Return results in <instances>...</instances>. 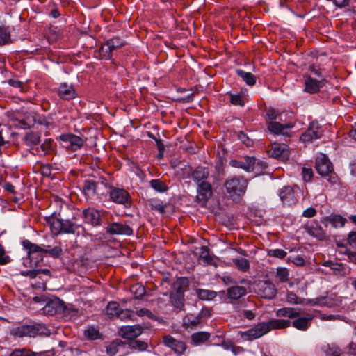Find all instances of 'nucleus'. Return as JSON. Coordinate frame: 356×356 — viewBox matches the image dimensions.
Instances as JSON below:
<instances>
[{
  "label": "nucleus",
  "mask_w": 356,
  "mask_h": 356,
  "mask_svg": "<svg viewBox=\"0 0 356 356\" xmlns=\"http://www.w3.org/2000/svg\"><path fill=\"white\" fill-rule=\"evenodd\" d=\"M291 321L286 319L273 318L267 322L257 324L252 328L245 332H241V338L247 341L259 339L273 330H281L289 327Z\"/></svg>",
  "instance_id": "f257e3e1"
},
{
  "label": "nucleus",
  "mask_w": 356,
  "mask_h": 356,
  "mask_svg": "<svg viewBox=\"0 0 356 356\" xmlns=\"http://www.w3.org/2000/svg\"><path fill=\"white\" fill-rule=\"evenodd\" d=\"M23 246L28 250L29 258L31 262L34 259L37 261L34 262V264L37 265L39 261L42 260V254L47 253L49 256L58 258L63 254V250L60 246H55L53 248L45 249L41 246L32 243L29 240H25L22 242Z\"/></svg>",
  "instance_id": "f03ea898"
},
{
  "label": "nucleus",
  "mask_w": 356,
  "mask_h": 356,
  "mask_svg": "<svg viewBox=\"0 0 356 356\" xmlns=\"http://www.w3.org/2000/svg\"><path fill=\"white\" fill-rule=\"evenodd\" d=\"M248 181L241 176L229 177L224 183V188L234 200L242 197L246 192Z\"/></svg>",
  "instance_id": "7ed1b4c3"
},
{
  "label": "nucleus",
  "mask_w": 356,
  "mask_h": 356,
  "mask_svg": "<svg viewBox=\"0 0 356 356\" xmlns=\"http://www.w3.org/2000/svg\"><path fill=\"white\" fill-rule=\"evenodd\" d=\"M49 333V331L45 325L40 323L23 325L10 330V334L15 337H35L38 335H48Z\"/></svg>",
  "instance_id": "20e7f679"
},
{
  "label": "nucleus",
  "mask_w": 356,
  "mask_h": 356,
  "mask_svg": "<svg viewBox=\"0 0 356 356\" xmlns=\"http://www.w3.org/2000/svg\"><path fill=\"white\" fill-rule=\"evenodd\" d=\"M108 195L111 200L113 202L122 204L127 208L131 207V197L129 192L125 189L110 186Z\"/></svg>",
  "instance_id": "39448f33"
},
{
  "label": "nucleus",
  "mask_w": 356,
  "mask_h": 356,
  "mask_svg": "<svg viewBox=\"0 0 356 356\" xmlns=\"http://www.w3.org/2000/svg\"><path fill=\"white\" fill-rule=\"evenodd\" d=\"M323 134V129L317 121H313L309 124L307 130L302 134L300 140L303 143H312L314 140L320 138Z\"/></svg>",
  "instance_id": "423d86ee"
},
{
  "label": "nucleus",
  "mask_w": 356,
  "mask_h": 356,
  "mask_svg": "<svg viewBox=\"0 0 356 356\" xmlns=\"http://www.w3.org/2000/svg\"><path fill=\"white\" fill-rule=\"evenodd\" d=\"M256 293L263 298L273 299L277 295V289L269 280H261L256 284Z\"/></svg>",
  "instance_id": "0eeeda50"
},
{
  "label": "nucleus",
  "mask_w": 356,
  "mask_h": 356,
  "mask_svg": "<svg viewBox=\"0 0 356 356\" xmlns=\"http://www.w3.org/2000/svg\"><path fill=\"white\" fill-rule=\"evenodd\" d=\"M60 140L63 142V146L72 152L79 149L85 143L82 138L72 134H62Z\"/></svg>",
  "instance_id": "6e6552de"
},
{
  "label": "nucleus",
  "mask_w": 356,
  "mask_h": 356,
  "mask_svg": "<svg viewBox=\"0 0 356 356\" xmlns=\"http://www.w3.org/2000/svg\"><path fill=\"white\" fill-rule=\"evenodd\" d=\"M213 195L211 184L209 181L197 184V202L202 207L206 206L208 200Z\"/></svg>",
  "instance_id": "1a4fd4ad"
},
{
  "label": "nucleus",
  "mask_w": 356,
  "mask_h": 356,
  "mask_svg": "<svg viewBox=\"0 0 356 356\" xmlns=\"http://www.w3.org/2000/svg\"><path fill=\"white\" fill-rule=\"evenodd\" d=\"M315 168L321 176H327L333 172V166L326 155L321 154L316 159Z\"/></svg>",
  "instance_id": "9d476101"
},
{
  "label": "nucleus",
  "mask_w": 356,
  "mask_h": 356,
  "mask_svg": "<svg viewBox=\"0 0 356 356\" xmlns=\"http://www.w3.org/2000/svg\"><path fill=\"white\" fill-rule=\"evenodd\" d=\"M305 229L309 235L321 241L326 240L328 238V235L317 221L311 220L307 222L305 225Z\"/></svg>",
  "instance_id": "9b49d317"
},
{
  "label": "nucleus",
  "mask_w": 356,
  "mask_h": 356,
  "mask_svg": "<svg viewBox=\"0 0 356 356\" xmlns=\"http://www.w3.org/2000/svg\"><path fill=\"white\" fill-rule=\"evenodd\" d=\"M106 231L111 235L131 236L133 234V229L129 225L119 222L108 224L106 228Z\"/></svg>",
  "instance_id": "f8f14e48"
},
{
  "label": "nucleus",
  "mask_w": 356,
  "mask_h": 356,
  "mask_svg": "<svg viewBox=\"0 0 356 356\" xmlns=\"http://www.w3.org/2000/svg\"><path fill=\"white\" fill-rule=\"evenodd\" d=\"M268 154L273 158L284 160L289 158V151L285 144L273 143L268 150Z\"/></svg>",
  "instance_id": "ddd939ff"
},
{
  "label": "nucleus",
  "mask_w": 356,
  "mask_h": 356,
  "mask_svg": "<svg viewBox=\"0 0 356 356\" xmlns=\"http://www.w3.org/2000/svg\"><path fill=\"white\" fill-rule=\"evenodd\" d=\"M163 344L172 349L177 354H182L186 349L184 342L175 339L170 335H165L163 337Z\"/></svg>",
  "instance_id": "4468645a"
},
{
  "label": "nucleus",
  "mask_w": 356,
  "mask_h": 356,
  "mask_svg": "<svg viewBox=\"0 0 356 356\" xmlns=\"http://www.w3.org/2000/svg\"><path fill=\"white\" fill-rule=\"evenodd\" d=\"M83 216L86 222L94 227L101 225V216L98 210L93 208L86 209L83 211Z\"/></svg>",
  "instance_id": "2eb2a0df"
},
{
  "label": "nucleus",
  "mask_w": 356,
  "mask_h": 356,
  "mask_svg": "<svg viewBox=\"0 0 356 356\" xmlns=\"http://www.w3.org/2000/svg\"><path fill=\"white\" fill-rule=\"evenodd\" d=\"M255 163L254 157L246 156L241 160L232 159L229 165L233 168H242L247 172L252 171Z\"/></svg>",
  "instance_id": "dca6fc26"
},
{
  "label": "nucleus",
  "mask_w": 356,
  "mask_h": 356,
  "mask_svg": "<svg viewBox=\"0 0 356 356\" xmlns=\"http://www.w3.org/2000/svg\"><path fill=\"white\" fill-rule=\"evenodd\" d=\"M63 301L59 298H54L48 301L44 307V312L49 315L60 314V310H63Z\"/></svg>",
  "instance_id": "f3484780"
},
{
  "label": "nucleus",
  "mask_w": 356,
  "mask_h": 356,
  "mask_svg": "<svg viewBox=\"0 0 356 356\" xmlns=\"http://www.w3.org/2000/svg\"><path fill=\"white\" fill-rule=\"evenodd\" d=\"M210 171L208 168L197 167L192 172V179L197 184L209 181Z\"/></svg>",
  "instance_id": "a211bd4d"
},
{
  "label": "nucleus",
  "mask_w": 356,
  "mask_h": 356,
  "mask_svg": "<svg viewBox=\"0 0 356 356\" xmlns=\"http://www.w3.org/2000/svg\"><path fill=\"white\" fill-rule=\"evenodd\" d=\"M143 328L139 325L132 326H123L120 328V333L122 337L124 339L136 338L141 334Z\"/></svg>",
  "instance_id": "6ab92c4d"
},
{
  "label": "nucleus",
  "mask_w": 356,
  "mask_h": 356,
  "mask_svg": "<svg viewBox=\"0 0 356 356\" xmlns=\"http://www.w3.org/2000/svg\"><path fill=\"white\" fill-rule=\"evenodd\" d=\"M279 195L284 204L290 206L296 202L293 190L290 186L283 187L280 191Z\"/></svg>",
  "instance_id": "aec40b11"
},
{
  "label": "nucleus",
  "mask_w": 356,
  "mask_h": 356,
  "mask_svg": "<svg viewBox=\"0 0 356 356\" xmlns=\"http://www.w3.org/2000/svg\"><path fill=\"white\" fill-rule=\"evenodd\" d=\"M293 319L292 325L299 330L305 331L310 326L313 316L309 314H307L305 316H300L299 315Z\"/></svg>",
  "instance_id": "412c9836"
},
{
  "label": "nucleus",
  "mask_w": 356,
  "mask_h": 356,
  "mask_svg": "<svg viewBox=\"0 0 356 356\" xmlns=\"http://www.w3.org/2000/svg\"><path fill=\"white\" fill-rule=\"evenodd\" d=\"M58 96L63 99H72L76 97V92L72 85L62 83L58 88Z\"/></svg>",
  "instance_id": "4be33fe9"
},
{
  "label": "nucleus",
  "mask_w": 356,
  "mask_h": 356,
  "mask_svg": "<svg viewBox=\"0 0 356 356\" xmlns=\"http://www.w3.org/2000/svg\"><path fill=\"white\" fill-rule=\"evenodd\" d=\"M304 80L305 92L314 94L316 93L320 90V88L321 87V81L316 80L311 76H305Z\"/></svg>",
  "instance_id": "5701e85b"
},
{
  "label": "nucleus",
  "mask_w": 356,
  "mask_h": 356,
  "mask_svg": "<svg viewBox=\"0 0 356 356\" xmlns=\"http://www.w3.org/2000/svg\"><path fill=\"white\" fill-rule=\"evenodd\" d=\"M23 141L26 146L33 148L40 143L41 135L39 132L28 131L25 134Z\"/></svg>",
  "instance_id": "b1692460"
},
{
  "label": "nucleus",
  "mask_w": 356,
  "mask_h": 356,
  "mask_svg": "<svg viewBox=\"0 0 356 356\" xmlns=\"http://www.w3.org/2000/svg\"><path fill=\"white\" fill-rule=\"evenodd\" d=\"M324 266H329L331 270H332L333 273L339 277H344L350 273V269L346 268L342 264L334 263L331 261H327L324 264Z\"/></svg>",
  "instance_id": "393cba45"
},
{
  "label": "nucleus",
  "mask_w": 356,
  "mask_h": 356,
  "mask_svg": "<svg viewBox=\"0 0 356 356\" xmlns=\"http://www.w3.org/2000/svg\"><path fill=\"white\" fill-rule=\"evenodd\" d=\"M189 286V281L186 277H179L172 284L171 293L184 294Z\"/></svg>",
  "instance_id": "a878e982"
},
{
  "label": "nucleus",
  "mask_w": 356,
  "mask_h": 356,
  "mask_svg": "<svg viewBox=\"0 0 356 356\" xmlns=\"http://www.w3.org/2000/svg\"><path fill=\"white\" fill-rule=\"evenodd\" d=\"M322 222L325 227L327 226V222H330L334 228L342 227L346 222V219L340 215L330 216L324 218Z\"/></svg>",
  "instance_id": "bb28decb"
},
{
  "label": "nucleus",
  "mask_w": 356,
  "mask_h": 356,
  "mask_svg": "<svg viewBox=\"0 0 356 356\" xmlns=\"http://www.w3.org/2000/svg\"><path fill=\"white\" fill-rule=\"evenodd\" d=\"M97 182L94 180L87 179L83 185V192L86 199L92 198L97 193Z\"/></svg>",
  "instance_id": "cd10ccee"
},
{
  "label": "nucleus",
  "mask_w": 356,
  "mask_h": 356,
  "mask_svg": "<svg viewBox=\"0 0 356 356\" xmlns=\"http://www.w3.org/2000/svg\"><path fill=\"white\" fill-rule=\"evenodd\" d=\"M292 127L291 124H282L276 121H270L268 123V131L275 135L284 134V130Z\"/></svg>",
  "instance_id": "c85d7f7f"
},
{
  "label": "nucleus",
  "mask_w": 356,
  "mask_h": 356,
  "mask_svg": "<svg viewBox=\"0 0 356 356\" xmlns=\"http://www.w3.org/2000/svg\"><path fill=\"white\" fill-rule=\"evenodd\" d=\"M247 293L246 288L241 286H234L227 289V297L232 300H238Z\"/></svg>",
  "instance_id": "c756f323"
},
{
  "label": "nucleus",
  "mask_w": 356,
  "mask_h": 356,
  "mask_svg": "<svg viewBox=\"0 0 356 356\" xmlns=\"http://www.w3.org/2000/svg\"><path fill=\"white\" fill-rule=\"evenodd\" d=\"M210 337V333L207 332H195L191 335L192 343L195 346L202 344L207 341H208Z\"/></svg>",
  "instance_id": "7c9ffc66"
},
{
  "label": "nucleus",
  "mask_w": 356,
  "mask_h": 356,
  "mask_svg": "<svg viewBox=\"0 0 356 356\" xmlns=\"http://www.w3.org/2000/svg\"><path fill=\"white\" fill-rule=\"evenodd\" d=\"M37 122V114L35 113H30L26 115L25 118L19 120V126L22 129L31 128Z\"/></svg>",
  "instance_id": "2f4dec72"
},
{
  "label": "nucleus",
  "mask_w": 356,
  "mask_h": 356,
  "mask_svg": "<svg viewBox=\"0 0 356 356\" xmlns=\"http://www.w3.org/2000/svg\"><path fill=\"white\" fill-rule=\"evenodd\" d=\"M326 356H341L343 351L335 343L327 344L322 348Z\"/></svg>",
  "instance_id": "473e14b6"
},
{
  "label": "nucleus",
  "mask_w": 356,
  "mask_h": 356,
  "mask_svg": "<svg viewBox=\"0 0 356 356\" xmlns=\"http://www.w3.org/2000/svg\"><path fill=\"white\" fill-rule=\"evenodd\" d=\"M275 314L277 317H288L293 319L299 316V312L293 308L284 307L277 310Z\"/></svg>",
  "instance_id": "72a5a7b5"
},
{
  "label": "nucleus",
  "mask_w": 356,
  "mask_h": 356,
  "mask_svg": "<svg viewBox=\"0 0 356 356\" xmlns=\"http://www.w3.org/2000/svg\"><path fill=\"white\" fill-rule=\"evenodd\" d=\"M79 228H82L84 230V228L81 225L74 223L69 220H63L62 233L74 234Z\"/></svg>",
  "instance_id": "f704fd0d"
},
{
  "label": "nucleus",
  "mask_w": 356,
  "mask_h": 356,
  "mask_svg": "<svg viewBox=\"0 0 356 356\" xmlns=\"http://www.w3.org/2000/svg\"><path fill=\"white\" fill-rule=\"evenodd\" d=\"M170 302L179 310H181L184 307V294L171 293L170 296Z\"/></svg>",
  "instance_id": "c9c22d12"
},
{
  "label": "nucleus",
  "mask_w": 356,
  "mask_h": 356,
  "mask_svg": "<svg viewBox=\"0 0 356 356\" xmlns=\"http://www.w3.org/2000/svg\"><path fill=\"white\" fill-rule=\"evenodd\" d=\"M83 335L88 340L90 341L102 339V334L99 332V330L93 326L88 327L85 330Z\"/></svg>",
  "instance_id": "e433bc0d"
},
{
  "label": "nucleus",
  "mask_w": 356,
  "mask_h": 356,
  "mask_svg": "<svg viewBox=\"0 0 356 356\" xmlns=\"http://www.w3.org/2000/svg\"><path fill=\"white\" fill-rule=\"evenodd\" d=\"M48 222L54 234L58 235L62 233L63 220L51 217L49 219Z\"/></svg>",
  "instance_id": "4c0bfd02"
},
{
  "label": "nucleus",
  "mask_w": 356,
  "mask_h": 356,
  "mask_svg": "<svg viewBox=\"0 0 356 356\" xmlns=\"http://www.w3.org/2000/svg\"><path fill=\"white\" fill-rule=\"evenodd\" d=\"M198 298L202 300H211L217 296V293L212 290L198 289L196 290Z\"/></svg>",
  "instance_id": "58836bf2"
},
{
  "label": "nucleus",
  "mask_w": 356,
  "mask_h": 356,
  "mask_svg": "<svg viewBox=\"0 0 356 356\" xmlns=\"http://www.w3.org/2000/svg\"><path fill=\"white\" fill-rule=\"evenodd\" d=\"M234 266L241 272H247L250 269V262L247 259L238 257L232 259Z\"/></svg>",
  "instance_id": "ea45409f"
},
{
  "label": "nucleus",
  "mask_w": 356,
  "mask_h": 356,
  "mask_svg": "<svg viewBox=\"0 0 356 356\" xmlns=\"http://www.w3.org/2000/svg\"><path fill=\"white\" fill-rule=\"evenodd\" d=\"M236 74L249 86H253L256 83V76L251 72H246L242 70H237Z\"/></svg>",
  "instance_id": "a19ab883"
},
{
  "label": "nucleus",
  "mask_w": 356,
  "mask_h": 356,
  "mask_svg": "<svg viewBox=\"0 0 356 356\" xmlns=\"http://www.w3.org/2000/svg\"><path fill=\"white\" fill-rule=\"evenodd\" d=\"M201 323L202 320L199 318L198 314L197 316L188 315L184 318V325L191 329L197 327Z\"/></svg>",
  "instance_id": "79ce46f5"
},
{
  "label": "nucleus",
  "mask_w": 356,
  "mask_h": 356,
  "mask_svg": "<svg viewBox=\"0 0 356 356\" xmlns=\"http://www.w3.org/2000/svg\"><path fill=\"white\" fill-rule=\"evenodd\" d=\"M275 278L282 283H284L289 280V271L286 268L278 267L276 269Z\"/></svg>",
  "instance_id": "37998d69"
},
{
  "label": "nucleus",
  "mask_w": 356,
  "mask_h": 356,
  "mask_svg": "<svg viewBox=\"0 0 356 356\" xmlns=\"http://www.w3.org/2000/svg\"><path fill=\"white\" fill-rule=\"evenodd\" d=\"M149 205L152 210L156 211L160 213H164L167 207V204H164L159 199H152L149 200Z\"/></svg>",
  "instance_id": "c03bdc74"
},
{
  "label": "nucleus",
  "mask_w": 356,
  "mask_h": 356,
  "mask_svg": "<svg viewBox=\"0 0 356 356\" xmlns=\"http://www.w3.org/2000/svg\"><path fill=\"white\" fill-rule=\"evenodd\" d=\"M230 98V102L234 106H244L247 101L244 95L242 94H228Z\"/></svg>",
  "instance_id": "a18cd8bd"
},
{
  "label": "nucleus",
  "mask_w": 356,
  "mask_h": 356,
  "mask_svg": "<svg viewBox=\"0 0 356 356\" xmlns=\"http://www.w3.org/2000/svg\"><path fill=\"white\" fill-rule=\"evenodd\" d=\"M150 186L157 192L163 193L168 191V186L161 179H152L149 181Z\"/></svg>",
  "instance_id": "49530a36"
},
{
  "label": "nucleus",
  "mask_w": 356,
  "mask_h": 356,
  "mask_svg": "<svg viewBox=\"0 0 356 356\" xmlns=\"http://www.w3.org/2000/svg\"><path fill=\"white\" fill-rule=\"evenodd\" d=\"M45 353H34L30 349H15L11 352L9 356H42Z\"/></svg>",
  "instance_id": "de8ad7c7"
},
{
  "label": "nucleus",
  "mask_w": 356,
  "mask_h": 356,
  "mask_svg": "<svg viewBox=\"0 0 356 356\" xmlns=\"http://www.w3.org/2000/svg\"><path fill=\"white\" fill-rule=\"evenodd\" d=\"M199 258L207 264H211L213 261V257L210 255L209 249L207 246L201 247Z\"/></svg>",
  "instance_id": "09e8293b"
},
{
  "label": "nucleus",
  "mask_w": 356,
  "mask_h": 356,
  "mask_svg": "<svg viewBox=\"0 0 356 356\" xmlns=\"http://www.w3.org/2000/svg\"><path fill=\"white\" fill-rule=\"evenodd\" d=\"M124 342L120 339L113 341L106 348V352L110 355H114L118 352V347L123 346Z\"/></svg>",
  "instance_id": "8fccbe9b"
},
{
  "label": "nucleus",
  "mask_w": 356,
  "mask_h": 356,
  "mask_svg": "<svg viewBox=\"0 0 356 356\" xmlns=\"http://www.w3.org/2000/svg\"><path fill=\"white\" fill-rule=\"evenodd\" d=\"M11 42L10 33L8 29L0 26V46Z\"/></svg>",
  "instance_id": "3c124183"
},
{
  "label": "nucleus",
  "mask_w": 356,
  "mask_h": 356,
  "mask_svg": "<svg viewBox=\"0 0 356 356\" xmlns=\"http://www.w3.org/2000/svg\"><path fill=\"white\" fill-rule=\"evenodd\" d=\"M63 307H65L63 310H60V313L65 318H72V317H75L77 315L78 310L71 305H66L63 302Z\"/></svg>",
  "instance_id": "603ef678"
},
{
  "label": "nucleus",
  "mask_w": 356,
  "mask_h": 356,
  "mask_svg": "<svg viewBox=\"0 0 356 356\" xmlns=\"http://www.w3.org/2000/svg\"><path fill=\"white\" fill-rule=\"evenodd\" d=\"M106 44L110 46L113 51L123 47L125 44V42L118 37L113 38L106 41Z\"/></svg>",
  "instance_id": "864d4df0"
},
{
  "label": "nucleus",
  "mask_w": 356,
  "mask_h": 356,
  "mask_svg": "<svg viewBox=\"0 0 356 356\" xmlns=\"http://www.w3.org/2000/svg\"><path fill=\"white\" fill-rule=\"evenodd\" d=\"M121 310L119 309V305L116 302H108L106 307V313L108 316H118Z\"/></svg>",
  "instance_id": "5fc2aeb1"
},
{
  "label": "nucleus",
  "mask_w": 356,
  "mask_h": 356,
  "mask_svg": "<svg viewBox=\"0 0 356 356\" xmlns=\"http://www.w3.org/2000/svg\"><path fill=\"white\" fill-rule=\"evenodd\" d=\"M113 51L111 49V47L106 44V42L101 47L99 50V54L102 56V58L109 60L112 57V52Z\"/></svg>",
  "instance_id": "6e6d98bb"
},
{
  "label": "nucleus",
  "mask_w": 356,
  "mask_h": 356,
  "mask_svg": "<svg viewBox=\"0 0 356 356\" xmlns=\"http://www.w3.org/2000/svg\"><path fill=\"white\" fill-rule=\"evenodd\" d=\"M129 346L134 350H145L147 348V343L139 340H132L129 341Z\"/></svg>",
  "instance_id": "4d7b16f0"
},
{
  "label": "nucleus",
  "mask_w": 356,
  "mask_h": 356,
  "mask_svg": "<svg viewBox=\"0 0 356 356\" xmlns=\"http://www.w3.org/2000/svg\"><path fill=\"white\" fill-rule=\"evenodd\" d=\"M287 253L282 249H272L268 251L269 257H273L279 259H283L286 256Z\"/></svg>",
  "instance_id": "13d9d810"
},
{
  "label": "nucleus",
  "mask_w": 356,
  "mask_h": 356,
  "mask_svg": "<svg viewBox=\"0 0 356 356\" xmlns=\"http://www.w3.org/2000/svg\"><path fill=\"white\" fill-rule=\"evenodd\" d=\"M52 139H46L43 143L41 144L40 148L44 154H49L53 150Z\"/></svg>",
  "instance_id": "bf43d9fd"
},
{
  "label": "nucleus",
  "mask_w": 356,
  "mask_h": 356,
  "mask_svg": "<svg viewBox=\"0 0 356 356\" xmlns=\"http://www.w3.org/2000/svg\"><path fill=\"white\" fill-rule=\"evenodd\" d=\"M280 116V113L277 111L273 108H269L266 111V120L267 123L270 121H276Z\"/></svg>",
  "instance_id": "052dcab7"
},
{
  "label": "nucleus",
  "mask_w": 356,
  "mask_h": 356,
  "mask_svg": "<svg viewBox=\"0 0 356 356\" xmlns=\"http://www.w3.org/2000/svg\"><path fill=\"white\" fill-rule=\"evenodd\" d=\"M286 300L289 303L292 304H301L302 300L298 297L297 295L293 292L289 293L286 296Z\"/></svg>",
  "instance_id": "680f3d73"
},
{
  "label": "nucleus",
  "mask_w": 356,
  "mask_h": 356,
  "mask_svg": "<svg viewBox=\"0 0 356 356\" xmlns=\"http://www.w3.org/2000/svg\"><path fill=\"white\" fill-rule=\"evenodd\" d=\"M10 261V257L6 254L3 247L0 245V264L5 265Z\"/></svg>",
  "instance_id": "e2e57ef3"
},
{
  "label": "nucleus",
  "mask_w": 356,
  "mask_h": 356,
  "mask_svg": "<svg viewBox=\"0 0 356 356\" xmlns=\"http://www.w3.org/2000/svg\"><path fill=\"white\" fill-rule=\"evenodd\" d=\"M302 178L305 181H311L313 177V171L312 168L303 167L302 169Z\"/></svg>",
  "instance_id": "0e129e2a"
},
{
  "label": "nucleus",
  "mask_w": 356,
  "mask_h": 356,
  "mask_svg": "<svg viewBox=\"0 0 356 356\" xmlns=\"http://www.w3.org/2000/svg\"><path fill=\"white\" fill-rule=\"evenodd\" d=\"M134 312L129 309L121 310L117 316L121 320L131 319Z\"/></svg>",
  "instance_id": "69168bd1"
},
{
  "label": "nucleus",
  "mask_w": 356,
  "mask_h": 356,
  "mask_svg": "<svg viewBox=\"0 0 356 356\" xmlns=\"http://www.w3.org/2000/svg\"><path fill=\"white\" fill-rule=\"evenodd\" d=\"M199 318L202 321L206 320L211 316V309L210 308H203L198 314Z\"/></svg>",
  "instance_id": "338daca9"
},
{
  "label": "nucleus",
  "mask_w": 356,
  "mask_h": 356,
  "mask_svg": "<svg viewBox=\"0 0 356 356\" xmlns=\"http://www.w3.org/2000/svg\"><path fill=\"white\" fill-rule=\"evenodd\" d=\"M347 240L351 247L356 248V232H350Z\"/></svg>",
  "instance_id": "774afa93"
}]
</instances>
